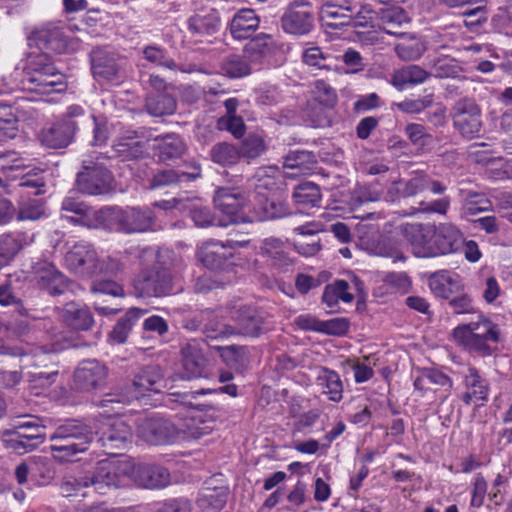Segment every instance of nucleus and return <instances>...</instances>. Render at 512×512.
I'll list each match as a JSON object with an SVG mask.
<instances>
[{
    "label": "nucleus",
    "instance_id": "nucleus-1",
    "mask_svg": "<svg viewBox=\"0 0 512 512\" xmlns=\"http://www.w3.org/2000/svg\"><path fill=\"white\" fill-rule=\"evenodd\" d=\"M95 436L91 423L81 419H66L50 433V451L57 462H71L79 454L88 451Z\"/></svg>",
    "mask_w": 512,
    "mask_h": 512
},
{
    "label": "nucleus",
    "instance_id": "nucleus-2",
    "mask_svg": "<svg viewBox=\"0 0 512 512\" xmlns=\"http://www.w3.org/2000/svg\"><path fill=\"white\" fill-rule=\"evenodd\" d=\"M166 388L164 373L159 365H147L139 368L133 376L131 385L103 396L100 402L102 407L110 404H129L140 400L150 393H160Z\"/></svg>",
    "mask_w": 512,
    "mask_h": 512
},
{
    "label": "nucleus",
    "instance_id": "nucleus-3",
    "mask_svg": "<svg viewBox=\"0 0 512 512\" xmlns=\"http://www.w3.org/2000/svg\"><path fill=\"white\" fill-rule=\"evenodd\" d=\"M423 184V173L394 181L387 190V199L392 202L412 199L413 205L408 215L418 213L445 215L450 207V197L443 196L434 200L421 199L424 192Z\"/></svg>",
    "mask_w": 512,
    "mask_h": 512
},
{
    "label": "nucleus",
    "instance_id": "nucleus-4",
    "mask_svg": "<svg viewBox=\"0 0 512 512\" xmlns=\"http://www.w3.org/2000/svg\"><path fill=\"white\" fill-rule=\"evenodd\" d=\"M453 339L466 350L490 355L492 350L489 343L500 342L501 329L490 319L479 316L478 321L457 326L453 330Z\"/></svg>",
    "mask_w": 512,
    "mask_h": 512
},
{
    "label": "nucleus",
    "instance_id": "nucleus-5",
    "mask_svg": "<svg viewBox=\"0 0 512 512\" xmlns=\"http://www.w3.org/2000/svg\"><path fill=\"white\" fill-rule=\"evenodd\" d=\"M132 294L137 298H163L174 293L171 271L161 265L141 269L132 279Z\"/></svg>",
    "mask_w": 512,
    "mask_h": 512
},
{
    "label": "nucleus",
    "instance_id": "nucleus-6",
    "mask_svg": "<svg viewBox=\"0 0 512 512\" xmlns=\"http://www.w3.org/2000/svg\"><path fill=\"white\" fill-rule=\"evenodd\" d=\"M213 203L222 215L218 220L219 227L253 221V218L243 213L244 208L248 206L249 196L240 187L217 188L213 196Z\"/></svg>",
    "mask_w": 512,
    "mask_h": 512
},
{
    "label": "nucleus",
    "instance_id": "nucleus-7",
    "mask_svg": "<svg viewBox=\"0 0 512 512\" xmlns=\"http://www.w3.org/2000/svg\"><path fill=\"white\" fill-rule=\"evenodd\" d=\"M153 217L149 209L136 207H105L106 230H116L124 233L144 232L152 226Z\"/></svg>",
    "mask_w": 512,
    "mask_h": 512
},
{
    "label": "nucleus",
    "instance_id": "nucleus-8",
    "mask_svg": "<svg viewBox=\"0 0 512 512\" xmlns=\"http://www.w3.org/2000/svg\"><path fill=\"white\" fill-rule=\"evenodd\" d=\"M451 118L453 127L463 138L472 140L480 136L482 112L474 99L464 97L457 100L451 108Z\"/></svg>",
    "mask_w": 512,
    "mask_h": 512
},
{
    "label": "nucleus",
    "instance_id": "nucleus-9",
    "mask_svg": "<svg viewBox=\"0 0 512 512\" xmlns=\"http://www.w3.org/2000/svg\"><path fill=\"white\" fill-rule=\"evenodd\" d=\"M250 243L249 239H227L226 241L209 240L204 242L197 251L198 260L210 270H222L230 264L234 250L244 248Z\"/></svg>",
    "mask_w": 512,
    "mask_h": 512
},
{
    "label": "nucleus",
    "instance_id": "nucleus-10",
    "mask_svg": "<svg viewBox=\"0 0 512 512\" xmlns=\"http://www.w3.org/2000/svg\"><path fill=\"white\" fill-rule=\"evenodd\" d=\"M112 173L99 162L84 161L83 168L77 174L78 190L87 195H103L112 189Z\"/></svg>",
    "mask_w": 512,
    "mask_h": 512
},
{
    "label": "nucleus",
    "instance_id": "nucleus-11",
    "mask_svg": "<svg viewBox=\"0 0 512 512\" xmlns=\"http://www.w3.org/2000/svg\"><path fill=\"white\" fill-rule=\"evenodd\" d=\"M122 466L120 461L100 460L93 471L86 475L89 486L100 495L107 494L111 489L119 488L126 474V470Z\"/></svg>",
    "mask_w": 512,
    "mask_h": 512
},
{
    "label": "nucleus",
    "instance_id": "nucleus-12",
    "mask_svg": "<svg viewBox=\"0 0 512 512\" xmlns=\"http://www.w3.org/2000/svg\"><path fill=\"white\" fill-rule=\"evenodd\" d=\"M62 218L89 229H104L105 207L94 209L73 197H66L62 201Z\"/></svg>",
    "mask_w": 512,
    "mask_h": 512
},
{
    "label": "nucleus",
    "instance_id": "nucleus-13",
    "mask_svg": "<svg viewBox=\"0 0 512 512\" xmlns=\"http://www.w3.org/2000/svg\"><path fill=\"white\" fill-rule=\"evenodd\" d=\"M136 433L151 445H168L179 438V429L164 418H143L137 420Z\"/></svg>",
    "mask_w": 512,
    "mask_h": 512
},
{
    "label": "nucleus",
    "instance_id": "nucleus-14",
    "mask_svg": "<svg viewBox=\"0 0 512 512\" xmlns=\"http://www.w3.org/2000/svg\"><path fill=\"white\" fill-rule=\"evenodd\" d=\"M96 435H99L97 443L103 448L107 455H118L130 442L132 430L123 420L109 419L95 427Z\"/></svg>",
    "mask_w": 512,
    "mask_h": 512
},
{
    "label": "nucleus",
    "instance_id": "nucleus-15",
    "mask_svg": "<svg viewBox=\"0 0 512 512\" xmlns=\"http://www.w3.org/2000/svg\"><path fill=\"white\" fill-rule=\"evenodd\" d=\"M98 253L94 246L85 241L74 244L66 253L64 261L67 269L83 279L95 277Z\"/></svg>",
    "mask_w": 512,
    "mask_h": 512
},
{
    "label": "nucleus",
    "instance_id": "nucleus-16",
    "mask_svg": "<svg viewBox=\"0 0 512 512\" xmlns=\"http://www.w3.org/2000/svg\"><path fill=\"white\" fill-rule=\"evenodd\" d=\"M314 12L312 5L304 0L293 1L281 17V26L286 33L306 35L314 28Z\"/></svg>",
    "mask_w": 512,
    "mask_h": 512
},
{
    "label": "nucleus",
    "instance_id": "nucleus-17",
    "mask_svg": "<svg viewBox=\"0 0 512 512\" xmlns=\"http://www.w3.org/2000/svg\"><path fill=\"white\" fill-rule=\"evenodd\" d=\"M91 70L95 79L108 82L119 80L122 56L109 47H95L90 53Z\"/></svg>",
    "mask_w": 512,
    "mask_h": 512
},
{
    "label": "nucleus",
    "instance_id": "nucleus-18",
    "mask_svg": "<svg viewBox=\"0 0 512 512\" xmlns=\"http://www.w3.org/2000/svg\"><path fill=\"white\" fill-rule=\"evenodd\" d=\"M79 129V122L71 119H60L41 129L38 139L46 148L62 149L69 146Z\"/></svg>",
    "mask_w": 512,
    "mask_h": 512
},
{
    "label": "nucleus",
    "instance_id": "nucleus-19",
    "mask_svg": "<svg viewBox=\"0 0 512 512\" xmlns=\"http://www.w3.org/2000/svg\"><path fill=\"white\" fill-rule=\"evenodd\" d=\"M400 232L417 257H433L434 225L406 223L400 226Z\"/></svg>",
    "mask_w": 512,
    "mask_h": 512
},
{
    "label": "nucleus",
    "instance_id": "nucleus-20",
    "mask_svg": "<svg viewBox=\"0 0 512 512\" xmlns=\"http://www.w3.org/2000/svg\"><path fill=\"white\" fill-rule=\"evenodd\" d=\"M233 318L236 322V335L257 338L269 330L266 313L255 307L241 306Z\"/></svg>",
    "mask_w": 512,
    "mask_h": 512
},
{
    "label": "nucleus",
    "instance_id": "nucleus-21",
    "mask_svg": "<svg viewBox=\"0 0 512 512\" xmlns=\"http://www.w3.org/2000/svg\"><path fill=\"white\" fill-rule=\"evenodd\" d=\"M29 40L43 53H65L68 50V37L63 27L47 24L31 33Z\"/></svg>",
    "mask_w": 512,
    "mask_h": 512
},
{
    "label": "nucleus",
    "instance_id": "nucleus-22",
    "mask_svg": "<svg viewBox=\"0 0 512 512\" xmlns=\"http://www.w3.org/2000/svg\"><path fill=\"white\" fill-rule=\"evenodd\" d=\"M108 376L107 367L98 360H83L74 371V383L82 391L102 388Z\"/></svg>",
    "mask_w": 512,
    "mask_h": 512
},
{
    "label": "nucleus",
    "instance_id": "nucleus-23",
    "mask_svg": "<svg viewBox=\"0 0 512 512\" xmlns=\"http://www.w3.org/2000/svg\"><path fill=\"white\" fill-rule=\"evenodd\" d=\"M36 285L52 296L64 294L70 285V280L62 274L53 264L38 263L34 268Z\"/></svg>",
    "mask_w": 512,
    "mask_h": 512
},
{
    "label": "nucleus",
    "instance_id": "nucleus-24",
    "mask_svg": "<svg viewBox=\"0 0 512 512\" xmlns=\"http://www.w3.org/2000/svg\"><path fill=\"white\" fill-rule=\"evenodd\" d=\"M463 245V233L452 223L434 225L433 257L458 252Z\"/></svg>",
    "mask_w": 512,
    "mask_h": 512
},
{
    "label": "nucleus",
    "instance_id": "nucleus-25",
    "mask_svg": "<svg viewBox=\"0 0 512 512\" xmlns=\"http://www.w3.org/2000/svg\"><path fill=\"white\" fill-rule=\"evenodd\" d=\"M260 254L277 273H286L293 269V259L289 255L288 247L279 238L264 239L260 246Z\"/></svg>",
    "mask_w": 512,
    "mask_h": 512
},
{
    "label": "nucleus",
    "instance_id": "nucleus-26",
    "mask_svg": "<svg viewBox=\"0 0 512 512\" xmlns=\"http://www.w3.org/2000/svg\"><path fill=\"white\" fill-rule=\"evenodd\" d=\"M460 374L465 388L461 400L466 405H470L472 402H481V404L486 402L490 388L488 381L481 375L480 371L473 366H468Z\"/></svg>",
    "mask_w": 512,
    "mask_h": 512
},
{
    "label": "nucleus",
    "instance_id": "nucleus-27",
    "mask_svg": "<svg viewBox=\"0 0 512 512\" xmlns=\"http://www.w3.org/2000/svg\"><path fill=\"white\" fill-rule=\"evenodd\" d=\"M63 349L59 343H54L50 347H42L43 353L37 355L33 364L34 369L26 372L28 381L39 387H49L56 382L59 371L55 364L47 365L44 363L45 354L57 353Z\"/></svg>",
    "mask_w": 512,
    "mask_h": 512
},
{
    "label": "nucleus",
    "instance_id": "nucleus-28",
    "mask_svg": "<svg viewBox=\"0 0 512 512\" xmlns=\"http://www.w3.org/2000/svg\"><path fill=\"white\" fill-rule=\"evenodd\" d=\"M145 129L127 132L119 137L112 146L114 155L123 161L142 158L147 151Z\"/></svg>",
    "mask_w": 512,
    "mask_h": 512
},
{
    "label": "nucleus",
    "instance_id": "nucleus-29",
    "mask_svg": "<svg viewBox=\"0 0 512 512\" xmlns=\"http://www.w3.org/2000/svg\"><path fill=\"white\" fill-rule=\"evenodd\" d=\"M228 495L229 489L223 483V480L213 476L204 483L199 492L197 503L204 510L218 512L226 505Z\"/></svg>",
    "mask_w": 512,
    "mask_h": 512
},
{
    "label": "nucleus",
    "instance_id": "nucleus-30",
    "mask_svg": "<svg viewBox=\"0 0 512 512\" xmlns=\"http://www.w3.org/2000/svg\"><path fill=\"white\" fill-rule=\"evenodd\" d=\"M180 354L184 378L190 380L205 376L207 359L197 341L192 340L185 343L181 347Z\"/></svg>",
    "mask_w": 512,
    "mask_h": 512
},
{
    "label": "nucleus",
    "instance_id": "nucleus-31",
    "mask_svg": "<svg viewBox=\"0 0 512 512\" xmlns=\"http://www.w3.org/2000/svg\"><path fill=\"white\" fill-rule=\"evenodd\" d=\"M152 149L158 162L168 163L181 158L187 150V145L179 134L166 133L154 138Z\"/></svg>",
    "mask_w": 512,
    "mask_h": 512
},
{
    "label": "nucleus",
    "instance_id": "nucleus-32",
    "mask_svg": "<svg viewBox=\"0 0 512 512\" xmlns=\"http://www.w3.org/2000/svg\"><path fill=\"white\" fill-rule=\"evenodd\" d=\"M256 221H267L283 218L291 214L289 205L282 192H274L271 195L257 198V206L254 208Z\"/></svg>",
    "mask_w": 512,
    "mask_h": 512
},
{
    "label": "nucleus",
    "instance_id": "nucleus-33",
    "mask_svg": "<svg viewBox=\"0 0 512 512\" xmlns=\"http://www.w3.org/2000/svg\"><path fill=\"white\" fill-rule=\"evenodd\" d=\"M33 240L34 235H29L27 232L0 234V270L9 265L16 255Z\"/></svg>",
    "mask_w": 512,
    "mask_h": 512
},
{
    "label": "nucleus",
    "instance_id": "nucleus-34",
    "mask_svg": "<svg viewBox=\"0 0 512 512\" xmlns=\"http://www.w3.org/2000/svg\"><path fill=\"white\" fill-rule=\"evenodd\" d=\"M139 485L148 489H160L170 484V473L167 468L156 464H141L134 472Z\"/></svg>",
    "mask_w": 512,
    "mask_h": 512
},
{
    "label": "nucleus",
    "instance_id": "nucleus-35",
    "mask_svg": "<svg viewBox=\"0 0 512 512\" xmlns=\"http://www.w3.org/2000/svg\"><path fill=\"white\" fill-rule=\"evenodd\" d=\"M220 16L216 9L201 10L187 20V29L193 36H210L218 32Z\"/></svg>",
    "mask_w": 512,
    "mask_h": 512
},
{
    "label": "nucleus",
    "instance_id": "nucleus-36",
    "mask_svg": "<svg viewBox=\"0 0 512 512\" xmlns=\"http://www.w3.org/2000/svg\"><path fill=\"white\" fill-rule=\"evenodd\" d=\"M23 83L27 90L42 95L61 93L67 88L65 76L60 71L51 73L49 76L35 73L34 77L23 79Z\"/></svg>",
    "mask_w": 512,
    "mask_h": 512
},
{
    "label": "nucleus",
    "instance_id": "nucleus-37",
    "mask_svg": "<svg viewBox=\"0 0 512 512\" xmlns=\"http://www.w3.org/2000/svg\"><path fill=\"white\" fill-rule=\"evenodd\" d=\"M428 284L431 292L443 299H449L462 286L459 276L448 270L432 273L428 278Z\"/></svg>",
    "mask_w": 512,
    "mask_h": 512
},
{
    "label": "nucleus",
    "instance_id": "nucleus-38",
    "mask_svg": "<svg viewBox=\"0 0 512 512\" xmlns=\"http://www.w3.org/2000/svg\"><path fill=\"white\" fill-rule=\"evenodd\" d=\"M431 73L419 65L411 64L403 66L393 72L390 83L399 91L411 85H419L427 81Z\"/></svg>",
    "mask_w": 512,
    "mask_h": 512
},
{
    "label": "nucleus",
    "instance_id": "nucleus-39",
    "mask_svg": "<svg viewBox=\"0 0 512 512\" xmlns=\"http://www.w3.org/2000/svg\"><path fill=\"white\" fill-rule=\"evenodd\" d=\"M429 385L444 388L446 394L441 397V402H444L453 388V380L438 369L426 368L422 371V374L414 380V387L419 391H427L431 389Z\"/></svg>",
    "mask_w": 512,
    "mask_h": 512
},
{
    "label": "nucleus",
    "instance_id": "nucleus-40",
    "mask_svg": "<svg viewBox=\"0 0 512 512\" xmlns=\"http://www.w3.org/2000/svg\"><path fill=\"white\" fill-rule=\"evenodd\" d=\"M399 41L394 46L396 55L403 61H415L426 51L425 41L415 34L401 33Z\"/></svg>",
    "mask_w": 512,
    "mask_h": 512
},
{
    "label": "nucleus",
    "instance_id": "nucleus-41",
    "mask_svg": "<svg viewBox=\"0 0 512 512\" xmlns=\"http://www.w3.org/2000/svg\"><path fill=\"white\" fill-rule=\"evenodd\" d=\"M259 26V18L252 9L238 11L231 23L230 33L234 39H247Z\"/></svg>",
    "mask_w": 512,
    "mask_h": 512
},
{
    "label": "nucleus",
    "instance_id": "nucleus-42",
    "mask_svg": "<svg viewBox=\"0 0 512 512\" xmlns=\"http://www.w3.org/2000/svg\"><path fill=\"white\" fill-rule=\"evenodd\" d=\"M65 324L77 331H88L94 326V317L87 307L67 304L62 313Z\"/></svg>",
    "mask_w": 512,
    "mask_h": 512
},
{
    "label": "nucleus",
    "instance_id": "nucleus-43",
    "mask_svg": "<svg viewBox=\"0 0 512 512\" xmlns=\"http://www.w3.org/2000/svg\"><path fill=\"white\" fill-rule=\"evenodd\" d=\"M10 434L15 437L10 440L13 448L33 450L44 442L45 427L43 425H32L31 430H23L22 427H14Z\"/></svg>",
    "mask_w": 512,
    "mask_h": 512
},
{
    "label": "nucleus",
    "instance_id": "nucleus-44",
    "mask_svg": "<svg viewBox=\"0 0 512 512\" xmlns=\"http://www.w3.org/2000/svg\"><path fill=\"white\" fill-rule=\"evenodd\" d=\"M145 109L153 117L172 115L177 109L176 99L167 92H149L145 99Z\"/></svg>",
    "mask_w": 512,
    "mask_h": 512
},
{
    "label": "nucleus",
    "instance_id": "nucleus-45",
    "mask_svg": "<svg viewBox=\"0 0 512 512\" xmlns=\"http://www.w3.org/2000/svg\"><path fill=\"white\" fill-rule=\"evenodd\" d=\"M254 68L244 52L228 55L220 63L222 74L230 79L246 77L252 73Z\"/></svg>",
    "mask_w": 512,
    "mask_h": 512
},
{
    "label": "nucleus",
    "instance_id": "nucleus-46",
    "mask_svg": "<svg viewBox=\"0 0 512 512\" xmlns=\"http://www.w3.org/2000/svg\"><path fill=\"white\" fill-rule=\"evenodd\" d=\"M273 48L272 37L267 34H259L244 46L243 52L256 68L261 65L265 57L272 53Z\"/></svg>",
    "mask_w": 512,
    "mask_h": 512
},
{
    "label": "nucleus",
    "instance_id": "nucleus-47",
    "mask_svg": "<svg viewBox=\"0 0 512 512\" xmlns=\"http://www.w3.org/2000/svg\"><path fill=\"white\" fill-rule=\"evenodd\" d=\"M142 55L145 60L155 66L164 67L174 72L190 73L194 71V69H186L184 66L177 64L168 56L167 50L158 45L145 46L142 50Z\"/></svg>",
    "mask_w": 512,
    "mask_h": 512
},
{
    "label": "nucleus",
    "instance_id": "nucleus-48",
    "mask_svg": "<svg viewBox=\"0 0 512 512\" xmlns=\"http://www.w3.org/2000/svg\"><path fill=\"white\" fill-rule=\"evenodd\" d=\"M317 384L321 386L323 393L328 395L331 401H341L343 397V383L336 371L322 367L317 376Z\"/></svg>",
    "mask_w": 512,
    "mask_h": 512
},
{
    "label": "nucleus",
    "instance_id": "nucleus-49",
    "mask_svg": "<svg viewBox=\"0 0 512 512\" xmlns=\"http://www.w3.org/2000/svg\"><path fill=\"white\" fill-rule=\"evenodd\" d=\"M294 202L303 208L320 207L322 194L320 187L313 182L298 184L293 191Z\"/></svg>",
    "mask_w": 512,
    "mask_h": 512
},
{
    "label": "nucleus",
    "instance_id": "nucleus-50",
    "mask_svg": "<svg viewBox=\"0 0 512 512\" xmlns=\"http://www.w3.org/2000/svg\"><path fill=\"white\" fill-rule=\"evenodd\" d=\"M145 313L146 310L130 308L114 325L110 338L118 344L126 342L132 327Z\"/></svg>",
    "mask_w": 512,
    "mask_h": 512
},
{
    "label": "nucleus",
    "instance_id": "nucleus-51",
    "mask_svg": "<svg viewBox=\"0 0 512 512\" xmlns=\"http://www.w3.org/2000/svg\"><path fill=\"white\" fill-rule=\"evenodd\" d=\"M212 420L208 421L202 416H192L183 420L179 429V436L186 440H198L213 430Z\"/></svg>",
    "mask_w": 512,
    "mask_h": 512
},
{
    "label": "nucleus",
    "instance_id": "nucleus-52",
    "mask_svg": "<svg viewBox=\"0 0 512 512\" xmlns=\"http://www.w3.org/2000/svg\"><path fill=\"white\" fill-rule=\"evenodd\" d=\"M267 149V143L259 133H249L238 147L240 159L244 158L248 163L261 157Z\"/></svg>",
    "mask_w": 512,
    "mask_h": 512
},
{
    "label": "nucleus",
    "instance_id": "nucleus-53",
    "mask_svg": "<svg viewBox=\"0 0 512 512\" xmlns=\"http://www.w3.org/2000/svg\"><path fill=\"white\" fill-rule=\"evenodd\" d=\"M211 160L222 166H233L240 161L238 147L228 142H218L214 144L209 152Z\"/></svg>",
    "mask_w": 512,
    "mask_h": 512
},
{
    "label": "nucleus",
    "instance_id": "nucleus-54",
    "mask_svg": "<svg viewBox=\"0 0 512 512\" xmlns=\"http://www.w3.org/2000/svg\"><path fill=\"white\" fill-rule=\"evenodd\" d=\"M303 62L317 70L331 71L336 69L337 58L329 53H324L320 47L314 46L304 50Z\"/></svg>",
    "mask_w": 512,
    "mask_h": 512
},
{
    "label": "nucleus",
    "instance_id": "nucleus-55",
    "mask_svg": "<svg viewBox=\"0 0 512 512\" xmlns=\"http://www.w3.org/2000/svg\"><path fill=\"white\" fill-rule=\"evenodd\" d=\"M59 71L54 65L52 59L47 53H38L29 56L27 64L24 68V78L34 77V74L41 76H49L51 73Z\"/></svg>",
    "mask_w": 512,
    "mask_h": 512
},
{
    "label": "nucleus",
    "instance_id": "nucleus-56",
    "mask_svg": "<svg viewBox=\"0 0 512 512\" xmlns=\"http://www.w3.org/2000/svg\"><path fill=\"white\" fill-rule=\"evenodd\" d=\"M0 305L2 307H13L14 313L21 316L28 315V309L23 305L21 298L15 290L12 276L0 284Z\"/></svg>",
    "mask_w": 512,
    "mask_h": 512
},
{
    "label": "nucleus",
    "instance_id": "nucleus-57",
    "mask_svg": "<svg viewBox=\"0 0 512 512\" xmlns=\"http://www.w3.org/2000/svg\"><path fill=\"white\" fill-rule=\"evenodd\" d=\"M317 164L316 156L313 152L306 150L289 151L284 156L283 166L289 169H298L305 173L312 170Z\"/></svg>",
    "mask_w": 512,
    "mask_h": 512
},
{
    "label": "nucleus",
    "instance_id": "nucleus-58",
    "mask_svg": "<svg viewBox=\"0 0 512 512\" xmlns=\"http://www.w3.org/2000/svg\"><path fill=\"white\" fill-rule=\"evenodd\" d=\"M380 20L383 25V30L390 35L398 36L402 32L399 30L391 29V26H401L409 21L406 12L397 6L382 9L380 11Z\"/></svg>",
    "mask_w": 512,
    "mask_h": 512
},
{
    "label": "nucleus",
    "instance_id": "nucleus-59",
    "mask_svg": "<svg viewBox=\"0 0 512 512\" xmlns=\"http://www.w3.org/2000/svg\"><path fill=\"white\" fill-rule=\"evenodd\" d=\"M204 312L209 314L208 319L203 323L202 333L207 339H218L231 335H236L234 326L222 324L214 311L206 309Z\"/></svg>",
    "mask_w": 512,
    "mask_h": 512
},
{
    "label": "nucleus",
    "instance_id": "nucleus-60",
    "mask_svg": "<svg viewBox=\"0 0 512 512\" xmlns=\"http://www.w3.org/2000/svg\"><path fill=\"white\" fill-rule=\"evenodd\" d=\"M85 128L91 129L93 139L91 144L93 146H101L106 144L109 138V128L107 119L104 116H95L89 113L85 117Z\"/></svg>",
    "mask_w": 512,
    "mask_h": 512
},
{
    "label": "nucleus",
    "instance_id": "nucleus-61",
    "mask_svg": "<svg viewBox=\"0 0 512 512\" xmlns=\"http://www.w3.org/2000/svg\"><path fill=\"white\" fill-rule=\"evenodd\" d=\"M356 17L348 12L334 9L331 5H322L320 10V19L323 25L338 29L343 26L351 25L353 18Z\"/></svg>",
    "mask_w": 512,
    "mask_h": 512
},
{
    "label": "nucleus",
    "instance_id": "nucleus-62",
    "mask_svg": "<svg viewBox=\"0 0 512 512\" xmlns=\"http://www.w3.org/2000/svg\"><path fill=\"white\" fill-rule=\"evenodd\" d=\"M183 183L176 168H162L153 172L148 179V187L151 190L162 189Z\"/></svg>",
    "mask_w": 512,
    "mask_h": 512
},
{
    "label": "nucleus",
    "instance_id": "nucleus-63",
    "mask_svg": "<svg viewBox=\"0 0 512 512\" xmlns=\"http://www.w3.org/2000/svg\"><path fill=\"white\" fill-rule=\"evenodd\" d=\"M461 73V66L453 58H438L433 62L431 75L436 78H457Z\"/></svg>",
    "mask_w": 512,
    "mask_h": 512
},
{
    "label": "nucleus",
    "instance_id": "nucleus-64",
    "mask_svg": "<svg viewBox=\"0 0 512 512\" xmlns=\"http://www.w3.org/2000/svg\"><path fill=\"white\" fill-rule=\"evenodd\" d=\"M491 208V202L482 193L468 191L465 195L463 210L467 215H476Z\"/></svg>",
    "mask_w": 512,
    "mask_h": 512
}]
</instances>
